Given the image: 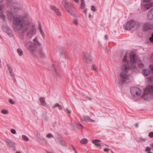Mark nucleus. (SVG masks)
I'll return each instance as SVG.
<instances>
[{
    "label": "nucleus",
    "mask_w": 153,
    "mask_h": 153,
    "mask_svg": "<svg viewBox=\"0 0 153 153\" xmlns=\"http://www.w3.org/2000/svg\"><path fill=\"white\" fill-rule=\"evenodd\" d=\"M8 17L12 20L13 27L15 32L24 37L25 34L27 38H31L36 34V29L33 25H30L29 22L25 21L23 16H19L14 17L12 12H10Z\"/></svg>",
    "instance_id": "nucleus-1"
},
{
    "label": "nucleus",
    "mask_w": 153,
    "mask_h": 153,
    "mask_svg": "<svg viewBox=\"0 0 153 153\" xmlns=\"http://www.w3.org/2000/svg\"><path fill=\"white\" fill-rule=\"evenodd\" d=\"M123 64L121 67V70L125 73H127L130 68L135 67V64L137 62V59L136 57L135 54L131 55L130 62L127 60V55L126 54L123 59Z\"/></svg>",
    "instance_id": "nucleus-2"
},
{
    "label": "nucleus",
    "mask_w": 153,
    "mask_h": 153,
    "mask_svg": "<svg viewBox=\"0 0 153 153\" xmlns=\"http://www.w3.org/2000/svg\"><path fill=\"white\" fill-rule=\"evenodd\" d=\"M146 80L148 83H153V74L147 77ZM153 96V84L148 86L145 89L144 93L142 95L143 98L146 100L151 99Z\"/></svg>",
    "instance_id": "nucleus-3"
},
{
    "label": "nucleus",
    "mask_w": 153,
    "mask_h": 153,
    "mask_svg": "<svg viewBox=\"0 0 153 153\" xmlns=\"http://www.w3.org/2000/svg\"><path fill=\"white\" fill-rule=\"evenodd\" d=\"M33 42L31 41L26 42L25 43V45L30 52L34 53L37 51V47H40L41 44L38 40L37 37H36L33 40Z\"/></svg>",
    "instance_id": "nucleus-4"
},
{
    "label": "nucleus",
    "mask_w": 153,
    "mask_h": 153,
    "mask_svg": "<svg viewBox=\"0 0 153 153\" xmlns=\"http://www.w3.org/2000/svg\"><path fill=\"white\" fill-rule=\"evenodd\" d=\"M131 92L132 96L139 97L141 95L142 91L138 88L133 87L131 89Z\"/></svg>",
    "instance_id": "nucleus-5"
},
{
    "label": "nucleus",
    "mask_w": 153,
    "mask_h": 153,
    "mask_svg": "<svg viewBox=\"0 0 153 153\" xmlns=\"http://www.w3.org/2000/svg\"><path fill=\"white\" fill-rule=\"evenodd\" d=\"M128 79V75L126 74V73H124L123 72L120 73V84L125 82Z\"/></svg>",
    "instance_id": "nucleus-6"
},
{
    "label": "nucleus",
    "mask_w": 153,
    "mask_h": 153,
    "mask_svg": "<svg viewBox=\"0 0 153 153\" xmlns=\"http://www.w3.org/2000/svg\"><path fill=\"white\" fill-rule=\"evenodd\" d=\"M83 58L87 63L90 64L92 63V59L90 51H87L84 53Z\"/></svg>",
    "instance_id": "nucleus-7"
},
{
    "label": "nucleus",
    "mask_w": 153,
    "mask_h": 153,
    "mask_svg": "<svg viewBox=\"0 0 153 153\" xmlns=\"http://www.w3.org/2000/svg\"><path fill=\"white\" fill-rule=\"evenodd\" d=\"M135 24V22L134 20H131L128 22L126 25L124 27V29L125 30H130L132 28L134 27Z\"/></svg>",
    "instance_id": "nucleus-8"
},
{
    "label": "nucleus",
    "mask_w": 153,
    "mask_h": 153,
    "mask_svg": "<svg viewBox=\"0 0 153 153\" xmlns=\"http://www.w3.org/2000/svg\"><path fill=\"white\" fill-rule=\"evenodd\" d=\"M143 29L144 31L153 29V23L151 22L145 23L143 25Z\"/></svg>",
    "instance_id": "nucleus-9"
},
{
    "label": "nucleus",
    "mask_w": 153,
    "mask_h": 153,
    "mask_svg": "<svg viewBox=\"0 0 153 153\" xmlns=\"http://www.w3.org/2000/svg\"><path fill=\"white\" fill-rule=\"evenodd\" d=\"M2 29L3 31L6 33L10 37L13 36L12 31L10 28L6 25H3L2 26Z\"/></svg>",
    "instance_id": "nucleus-10"
},
{
    "label": "nucleus",
    "mask_w": 153,
    "mask_h": 153,
    "mask_svg": "<svg viewBox=\"0 0 153 153\" xmlns=\"http://www.w3.org/2000/svg\"><path fill=\"white\" fill-rule=\"evenodd\" d=\"M48 70L55 72V74L59 76H61V74L58 71H57L55 66L52 65L50 68H48Z\"/></svg>",
    "instance_id": "nucleus-11"
},
{
    "label": "nucleus",
    "mask_w": 153,
    "mask_h": 153,
    "mask_svg": "<svg viewBox=\"0 0 153 153\" xmlns=\"http://www.w3.org/2000/svg\"><path fill=\"white\" fill-rule=\"evenodd\" d=\"M5 141L7 143V145L9 147H13L15 145V143L10 140L6 139Z\"/></svg>",
    "instance_id": "nucleus-12"
},
{
    "label": "nucleus",
    "mask_w": 153,
    "mask_h": 153,
    "mask_svg": "<svg viewBox=\"0 0 153 153\" xmlns=\"http://www.w3.org/2000/svg\"><path fill=\"white\" fill-rule=\"evenodd\" d=\"M51 9L52 10H54L57 16H61V13L59 12V9L56 7L54 6H52L51 7Z\"/></svg>",
    "instance_id": "nucleus-13"
},
{
    "label": "nucleus",
    "mask_w": 153,
    "mask_h": 153,
    "mask_svg": "<svg viewBox=\"0 0 153 153\" xmlns=\"http://www.w3.org/2000/svg\"><path fill=\"white\" fill-rule=\"evenodd\" d=\"M62 5L64 7L65 9L68 8L69 6L68 4L69 2L67 0H62Z\"/></svg>",
    "instance_id": "nucleus-14"
},
{
    "label": "nucleus",
    "mask_w": 153,
    "mask_h": 153,
    "mask_svg": "<svg viewBox=\"0 0 153 153\" xmlns=\"http://www.w3.org/2000/svg\"><path fill=\"white\" fill-rule=\"evenodd\" d=\"M142 72L144 76H147L150 73V71L148 69H144L142 71Z\"/></svg>",
    "instance_id": "nucleus-15"
},
{
    "label": "nucleus",
    "mask_w": 153,
    "mask_h": 153,
    "mask_svg": "<svg viewBox=\"0 0 153 153\" xmlns=\"http://www.w3.org/2000/svg\"><path fill=\"white\" fill-rule=\"evenodd\" d=\"M147 17L150 20L153 19V8H152L149 12Z\"/></svg>",
    "instance_id": "nucleus-16"
},
{
    "label": "nucleus",
    "mask_w": 153,
    "mask_h": 153,
    "mask_svg": "<svg viewBox=\"0 0 153 153\" xmlns=\"http://www.w3.org/2000/svg\"><path fill=\"white\" fill-rule=\"evenodd\" d=\"M65 10L71 16H75V13L73 10L69 6L68 8L66 9Z\"/></svg>",
    "instance_id": "nucleus-17"
},
{
    "label": "nucleus",
    "mask_w": 153,
    "mask_h": 153,
    "mask_svg": "<svg viewBox=\"0 0 153 153\" xmlns=\"http://www.w3.org/2000/svg\"><path fill=\"white\" fill-rule=\"evenodd\" d=\"M39 55L40 57H42L44 56L45 53L43 51V48L42 46L40 47L39 49Z\"/></svg>",
    "instance_id": "nucleus-18"
},
{
    "label": "nucleus",
    "mask_w": 153,
    "mask_h": 153,
    "mask_svg": "<svg viewBox=\"0 0 153 153\" xmlns=\"http://www.w3.org/2000/svg\"><path fill=\"white\" fill-rule=\"evenodd\" d=\"M39 101H40L41 105L42 106H45L47 104L45 99L44 97H41L39 99Z\"/></svg>",
    "instance_id": "nucleus-19"
},
{
    "label": "nucleus",
    "mask_w": 153,
    "mask_h": 153,
    "mask_svg": "<svg viewBox=\"0 0 153 153\" xmlns=\"http://www.w3.org/2000/svg\"><path fill=\"white\" fill-rule=\"evenodd\" d=\"M39 30L40 33L43 38L45 37V34L42 29V26L40 24H39Z\"/></svg>",
    "instance_id": "nucleus-20"
},
{
    "label": "nucleus",
    "mask_w": 153,
    "mask_h": 153,
    "mask_svg": "<svg viewBox=\"0 0 153 153\" xmlns=\"http://www.w3.org/2000/svg\"><path fill=\"white\" fill-rule=\"evenodd\" d=\"M152 3L146 4L144 5V8L147 9H149L152 7Z\"/></svg>",
    "instance_id": "nucleus-21"
},
{
    "label": "nucleus",
    "mask_w": 153,
    "mask_h": 153,
    "mask_svg": "<svg viewBox=\"0 0 153 153\" xmlns=\"http://www.w3.org/2000/svg\"><path fill=\"white\" fill-rule=\"evenodd\" d=\"M53 108H55L56 107H58L59 108L60 110H62V106L59 103H56L53 106Z\"/></svg>",
    "instance_id": "nucleus-22"
},
{
    "label": "nucleus",
    "mask_w": 153,
    "mask_h": 153,
    "mask_svg": "<svg viewBox=\"0 0 153 153\" xmlns=\"http://www.w3.org/2000/svg\"><path fill=\"white\" fill-rule=\"evenodd\" d=\"M17 52L19 56H21L22 55L23 52L21 49L18 48L17 49Z\"/></svg>",
    "instance_id": "nucleus-23"
},
{
    "label": "nucleus",
    "mask_w": 153,
    "mask_h": 153,
    "mask_svg": "<svg viewBox=\"0 0 153 153\" xmlns=\"http://www.w3.org/2000/svg\"><path fill=\"white\" fill-rule=\"evenodd\" d=\"M20 9V8L15 6L11 8L12 10L14 12H16Z\"/></svg>",
    "instance_id": "nucleus-24"
},
{
    "label": "nucleus",
    "mask_w": 153,
    "mask_h": 153,
    "mask_svg": "<svg viewBox=\"0 0 153 153\" xmlns=\"http://www.w3.org/2000/svg\"><path fill=\"white\" fill-rule=\"evenodd\" d=\"M88 142L87 139L86 138H84L80 141V143L82 144H86Z\"/></svg>",
    "instance_id": "nucleus-25"
},
{
    "label": "nucleus",
    "mask_w": 153,
    "mask_h": 153,
    "mask_svg": "<svg viewBox=\"0 0 153 153\" xmlns=\"http://www.w3.org/2000/svg\"><path fill=\"white\" fill-rule=\"evenodd\" d=\"M89 119L90 118L88 116H84L83 118H82L83 120L86 121H88Z\"/></svg>",
    "instance_id": "nucleus-26"
},
{
    "label": "nucleus",
    "mask_w": 153,
    "mask_h": 153,
    "mask_svg": "<svg viewBox=\"0 0 153 153\" xmlns=\"http://www.w3.org/2000/svg\"><path fill=\"white\" fill-rule=\"evenodd\" d=\"M137 64L138 65V67L140 68H142L144 66V64L143 62H141L140 61L138 62Z\"/></svg>",
    "instance_id": "nucleus-27"
},
{
    "label": "nucleus",
    "mask_w": 153,
    "mask_h": 153,
    "mask_svg": "<svg viewBox=\"0 0 153 153\" xmlns=\"http://www.w3.org/2000/svg\"><path fill=\"white\" fill-rule=\"evenodd\" d=\"M22 139L26 141H28L29 140L28 138L25 135H22Z\"/></svg>",
    "instance_id": "nucleus-28"
},
{
    "label": "nucleus",
    "mask_w": 153,
    "mask_h": 153,
    "mask_svg": "<svg viewBox=\"0 0 153 153\" xmlns=\"http://www.w3.org/2000/svg\"><path fill=\"white\" fill-rule=\"evenodd\" d=\"M95 142H94L93 141V143L96 146L98 147H100L101 146V144L99 143L98 142H97V141Z\"/></svg>",
    "instance_id": "nucleus-29"
},
{
    "label": "nucleus",
    "mask_w": 153,
    "mask_h": 153,
    "mask_svg": "<svg viewBox=\"0 0 153 153\" xmlns=\"http://www.w3.org/2000/svg\"><path fill=\"white\" fill-rule=\"evenodd\" d=\"M53 135L51 133L48 134L46 135V137L48 138H53Z\"/></svg>",
    "instance_id": "nucleus-30"
},
{
    "label": "nucleus",
    "mask_w": 153,
    "mask_h": 153,
    "mask_svg": "<svg viewBox=\"0 0 153 153\" xmlns=\"http://www.w3.org/2000/svg\"><path fill=\"white\" fill-rule=\"evenodd\" d=\"M85 2H82L81 3V4L80 6V8L81 9H82L83 8L85 7Z\"/></svg>",
    "instance_id": "nucleus-31"
},
{
    "label": "nucleus",
    "mask_w": 153,
    "mask_h": 153,
    "mask_svg": "<svg viewBox=\"0 0 153 153\" xmlns=\"http://www.w3.org/2000/svg\"><path fill=\"white\" fill-rule=\"evenodd\" d=\"M93 69L95 71H98L97 68L95 64H93L92 65Z\"/></svg>",
    "instance_id": "nucleus-32"
},
{
    "label": "nucleus",
    "mask_w": 153,
    "mask_h": 153,
    "mask_svg": "<svg viewBox=\"0 0 153 153\" xmlns=\"http://www.w3.org/2000/svg\"><path fill=\"white\" fill-rule=\"evenodd\" d=\"M0 16L3 19H4L5 18V16L2 12H0Z\"/></svg>",
    "instance_id": "nucleus-33"
},
{
    "label": "nucleus",
    "mask_w": 153,
    "mask_h": 153,
    "mask_svg": "<svg viewBox=\"0 0 153 153\" xmlns=\"http://www.w3.org/2000/svg\"><path fill=\"white\" fill-rule=\"evenodd\" d=\"M60 144L62 145V146H65V144L64 143V140H60Z\"/></svg>",
    "instance_id": "nucleus-34"
},
{
    "label": "nucleus",
    "mask_w": 153,
    "mask_h": 153,
    "mask_svg": "<svg viewBox=\"0 0 153 153\" xmlns=\"http://www.w3.org/2000/svg\"><path fill=\"white\" fill-rule=\"evenodd\" d=\"M1 112L3 114H7L8 112L7 110L4 109L1 111Z\"/></svg>",
    "instance_id": "nucleus-35"
},
{
    "label": "nucleus",
    "mask_w": 153,
    "mask_h": 153,
    "mask_svg": "<svg viewBox=\"0 0 153 153\" xmlns=\"http://www.w3.org/2000/svg\"><path fill=\"white\" fill-rule=\"evenodd\" d=\"M3 0H0V4L2 3ZM3 8V6L0 4V10H1Z\"/></svg>",
    "instance_id": "nucleus-36"
},
{
    "label": "nucleus",
    "mask_w": 153,
    "mask_h": 153,
    "mask_svg": "<svg viewBox=\"0 0 153 153\" xmlns=\"http://www.w3.org/2000/svg\"><path fill=\"white\" fill-rule=\"evenodd\" d=\"M65 110L67 112L69 115L71 114V111L68 108H66Z\"/></svg>",
    "instance_id": "nucleus-37"
},
{
    "label": "nucleus",
    "mask_w": 153,
    "mask_h": 153,
    "mask_svg": "<svg viewBox=\"0 0 153 153\" xmlns=\"http://www.w3.org/2000/svg\"><path fill=\"white\" fill-rule=\"evenodd\" d=\"M91 10H92L94 12L95 11H96L95 7L94 6H92L91 7Z\"/></svg>",
    "instance_id": "nucleus-38"
},
{
    "label": "nucleus",
    "mask_w": 153,
    "mask_h": 153,
    "mask_svg": "<svg viewBox=\"0 0 153 153\" xmlns=\"http://www.w3.org/2000/svg\"><path fill=\"white\" fill-rule=\"evenodd\" d=\"M149 137L151 138H152L153 137V132L151 131V132L149 134Z\"/></svg>",
    "instance_id": "nucleus-39"
},
{
    "label": "nucleus",
    "mask_w": 153,
    "mask_h": 153,
    "mask_svg": "<svg viewBox=\"0 0 153 153\" xmlns=\"http://www.w3.org/2000/svg\"><path fill=\"white\" fill-rule=\"evenodd\" d=\"M151 147H146V152H149L151 151Z\"/></svg>",
    "instance_id": "nucleus-40"
},
{
    "label": "nucleus",
    "mask_w": 153,
    "mask_h": 153,
    "mask_svg": "<svg viewBox=\"0 0 153 153\" xmlns=\"http://www.w3.org/2000/svg\"><path fill=\"white\" fill-rule=\"evenodd\" d=\"M11 132L13 134H15L16 133V131L15 130L13 129L11 130Z\"/></svg>",
    "instance_id": "nucleus-41"
},
{
    "label": "nucleus",
    "mask_w": 153,
    "mask_h": 153,
    "mask_svg": "<svg viewBox=\"0 0 153 153\" xmlns=\"http://www.w3.org/2000/svg\"><path fill=\"white\" fill-rule=\"evenodd\" d=\"M149 40L151 42H153V34H152V36L149 38Z\"/></svg>",
    "instance_id": "nucleus-42"
},
{
    "label": "nucleus",
    "mask_w": 153,
    "mask_h": 153,
    "mask_svg": "<svg viewBox=\"0 0 153 153\" xmlns=\"http://www.w3.org/2000/svg\"><path fill=\"white\" fill-rule=\"evenodd\" d=\"M74 22L76 25H77L78 24V21L76 19L74 21Z\"/></svg>",
    "instance_id": "nucleus-43"
},
{
    "label": "nucleus",
    "mask_w": 153,
    "mask_h": 153,
    "mask_svg": "<svg viewBox=\"0 0 153 153\" xmlns=\"http://www.w3.org/2000/svg\"><path fill=\"white\" fill-rule=\"evenodd\" d=\"M9 102H10V103L11 104H14V102L12 99H10L9 100Z\"/></svg>",
    "instance_id": "nucleus-44"
},
{
    "label": "nucleus",
    "mask_w": 153,
    "mask_h": 153,
    "mask_svg": "<svg viewBox=\"0 0 153 153\" xmlns=\"http://www.w3.org/2000/svg\"><path fill=\"white\" fill-rule=\"evenodd\" d=\"M149 68L151 71L153 72V65H149Z\"/></svg>",
    "instance_id": "nucleus-45"
},
{
    "label": "nucleus",
    "mask_w": 153,
    "mask_h": 153,
    "mask_svg": "<svg viewBox=\"0 0 153 153\" xmlns=\"http://www.w3.org/2000/svg\"><path fill=\"white\" fill-rule=\"evenodd\" d=\"M96 141H97V142H98V143L101 142V140L99 139H96L93 140V141L94 142V143Z\"/></svg>",
    "instance_id": "nucleus-46"
},
{
    "label": "nucleus",
    "mask_w": 153,
    "mask_h": 153,
    "mask_svg": "<svg viewBox=\"0 0 153 153\" xmlns=\"http://www.w3.org/2000/svg\"><path fill=\"white\" fill-rule=\"evenodd\" d=\"M111 149H110L105 148L104 149V151L105 152H107L108 151H110Z\"/></svg>",
    "instance_id": "nucleus-47"
},
{
    "label": "nucleus",
    "mask_w": 153,
    "mask_h": 153,
    "mask_svg": "<svg viewBox=\"0 0 153 153\" xmlns=\"http://www.w3.org/2000/svg\"><path fill=\"white\" fill-rule=\"evenodd\" d=\"M72 146L74 150L75 151V153H78L76 150V149L74 147V146L72 145Z\"/></svg>",
    "instance_id": "nucleus-48"
},
{
    "label": "nucleus",
    "mask_w": 153,
    "mask_h": 153,
    "mask_svg": "<svg viewBox=\"0 0 153 153\" xmlns=\"http://www.w3.org/2000/svg\"><path fill=\"white\" fill-rule=\"evenodd\" d=\"M89 120L90 122H94V123L95 122V121L94 120L91 119L90 118V119H89Z\"/></svg>",
    "instance_id": "nucleus-49"
},
{
    "label": "nucleus",
    "mask_w": 153,
    "mask_h": 153,
    "mask_svg": "<svg viewBox=\"0 0 153 153\" xmlns=\"http://www.w3.org/2000/svg\"><path fill=\"white\" fill-rule=\"evenodd\" d=\"M150 0H143V2H149Z\"/></svg>",
    "instance_id": "nucleus-50"
},
{
    "label": "nucleus",
    "mask_w": 153,
    "mask_h": 153,
    "mask_svg": "<svg viewBox=\"0 0 153 153\" xmlns=\"http://www.w3.org/2000/svg\"><path fill=\"white\" fill-rule=\"evenodd\" d=\"M140 140H141L145 141L147 140L146 138H141Z\"/></svg>",
    "instance_id": "nucleus-51"
},
{
    "label": "nucleus",
    "mask_w": 153,
    "mask_h": 153,
    "mask_svg": "<svg viewBox=\"0 0 153 153\" xmlns=\"http://www.w3.org/2000/svg\"><path fill=\"white\" fill-rule=\"evenodd\" d=\"M105 39L106 40L108 38V36L107 35H105Z\"/></svg>",
    "instance_id": "nucleus-52"
},
{
    "label": "nucleus",
    "mask_w": 153,
    "mask_h": 153,
    "mask_svg": "<svg viewBox=\"0 0 153 153\" xmlns=\"http://www.w3.org/2000/svg\"><path fill=\"white\" fill-rule=\"evenodd\" d=\"M10 75L11 76H14V74L13 71L12 72L10 73Z\"/></svg>",
    "instance_id": "nucleus-53"
},
{
    "label": "nucleus",
    "mask_w": 153,
    "mask_h": 153,
    "mask_svg": "<svg viewBox=\"0 0 153 153\" xmlns=\"http://www.w3.org/2000/svg\"><path fill=\"white\" fill-rule=\"evenodd\" d=\"M87 10L86 9H85L83 11V12L85 13V14H86V13H87Z\"/></svg>",
    "instance_id": "nucleus-54"
},
{
    "label": "nucleus",
    "mask_w": 153,
    "mask_h": 153,
    "mask_svg": "<svg viewBox=\"0 0 153 153\" xmlns=\"http://www.w3.org/2000/svg\"><path fill=\"white\" fill-rule=\"evenodd\" d=\"M8 70H9V71L10 73H11V72H12V69L11 68L10 69H8Z\"/></svg>",
    "instance_id": "nucleus-55"
},
{
    "label": "nucleus",
    "mask_w": 153,
    "mask_h": 153,
    "mask_svg": "<svg viewBox=\"0 0 153 153\" xmlns=\"http://www.w3.org/2000/svg\"><path fill=\"white\" fill-rule=\"evenodd\" d=\"M150 146L152 147V150L153 151V143H152L150 144Z\"/></svg>",
    "instance_id": "nucleus-56"
},
{
    "label": "nucleus",
    "mask_w": 153,
    "mask_h": 153,
    "mask_svg": "<svg viewBox=\"0 0 153 153\" xmlns=\"http://www.w3.org/2000/svg\"><path fill=\"white\" fill-rule=\"evenodd\" d=\"M76 3H78L79 1V0H73Z\"/></svg>",
    "instance_id": "nucleus-57"
},
{
    "label": "nucleus",
    "mask_w": 153,
    "mask_h": 153,
    "mask_svg": "<svg viewBox=\"0 0 153 153\" xmlns=\"http://www.w3.org/2000/svg\"><path fill=\"white\" fill-rule=\"evenodd\" d=\"M7 66L8 67V70L9 69H11V68L8 65H7Z\"/></svg>",
    "instance_id": "nucleus-58"
},
{
    "label": "nucleus",
    "mask_w": 153,
    "mask_h": 153,
    "mask_svg": "<svg viewBox=\"0 0 153 153\" xmlns=\"http://www.w3.org/2000/svg\"><path fill=\"white\" fill-rule=\"evenodd\" d=\"M7 66L8 67V70L9 69H11V68L8 65H7Z\"/></svg>",
    "instance_id": "nucleus-59"
},
{
    "label": "nucleus",
    "mask_w": 153,
    "mask_h": 153,
    "mask_svg": "<svg viewBox=\"0 0 153 153\" xmlns=\"http://www.w3.org/2000/svg\"><path fill=\"white\" fill-rule=\"evenodd\" d=\"M135 126L136 128L137 127H138V124H136L135 125Z\"/></svg>",
    "instance_id": "nucleus-60"
},
{
    "label": "nucleus",
    "mask_w": 153,
    "mask_h": 153,
    "mask_svg": "<svg viewBox=\"0 0 153 153\" xmlns=\"http://www.w3.org/2000/svg\"><path fill=\"white\" fill-rule=\"evenodd\" d=\"M79 126L81 127V128H83V126L81 124H79Z\"/></svg>",
    "instance_id": "nucleus-61"
},
{
    "label": "nucleus",
    "mask_w": 153,
    "mask_h": 153,
    "mask_svg": "<svg viewBox=\"0 0 153 153\" xmlns=\"http://www.w3.org/2000/svg\"><path fill=\"white\" fill-rule=\"evenodd\" d=\"M151 58L153 60V55L151 56Z\"/></svg>",
    "instance_id": "nucleus-62"
},
{
    "label": "nucleus",
    "mask_w": 153,
    "mask_h": 153,
    "mask_svg": "<svg viewBox=\"0 0 153 153\" xmlns=\"http://www.w3.org/2000/svg\"><path fill=\"white\" fill-rule=\"evenodd\" d=\"M110 151H111V153H114V152H113V151L112 150H111Z\"/></svg>",
    "instance_id": "nucleus-63"
},
{
    "label": "nucleus",
    "mask_w": 153,
    "mask_h": 153,
    "mask_svg": "<svg viewBox=\"0 0 153 153\" xmlns=\"http://www.w3.org/2000/svg\"><path fill=\"white\" fill-rule=\"evenodd\" d=\"M16 153H21L19 151H18V152H16Z\"/></svg>",
    "instance_id": "nucleus-64"
}]
</instances>
